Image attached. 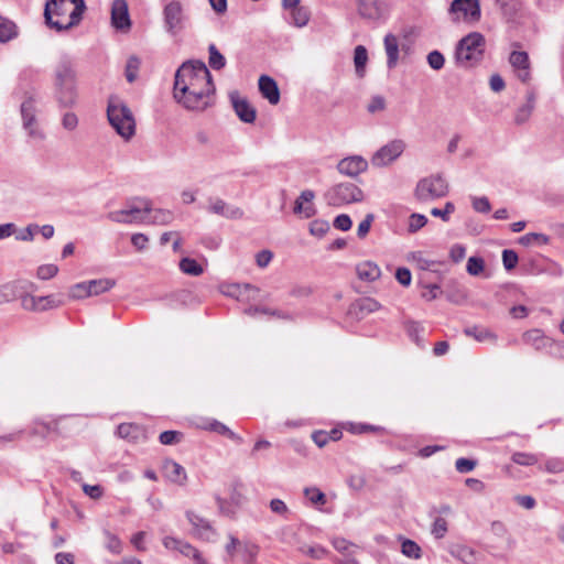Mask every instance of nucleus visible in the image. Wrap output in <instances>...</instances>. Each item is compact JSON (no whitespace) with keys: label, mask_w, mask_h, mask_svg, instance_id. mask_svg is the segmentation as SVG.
<instances>
[{"label":"nucleus","mask_w":564,"mask_h":564,"mask_svg":"<svg viewBox=\"0 0 564 564\" xmlns=\"http://www.w3.org/2000/svg\"><path fill=\"white\" fill-rule=\"evenodd\" d=\"M86 10L84 0H50L45 4L46 23L58 31L77 25Z\"/></svg>","instance_id":"nucleus-2"},{"label":"nucleus","mask_w":564,"mask_h":564,"mask_svg":"<svg viewBox=\"0 0 564 564\" xmlns=\"http://www.w3.org/2000/svg\"><path fill=\"white\" fill-rule=\"evenodd\" d=\"M532 241L545 245L549 242V237L543 234L530 232L520 238V242L525 246L532 243Z\"/></svg>","instance_id":"nucleus-57"},{"label":"nucleus","mask_w":564,"mask_h":564,"mask_svg":"<svg viewBox=\"0 0 564 564\" xmlns=\"http://www.w3.org/2000/svg\"><path fill=\"white\" fill-rule=\"evenodd\" d=\"M477 462L474 459L460 457L455 462V468L460 474H467L475 469Z\"/></svg>","instance_id":"nucleus-51"},{"label":"nucleus","mask_w":564,"mask_h":564,"mask_svg":"<svg viewBox=\"0 0 564 564\" xmlns=\"http://www.w3.org/2000/svg\"><path fill=\"white\" fill-rule=\"evenodd\" d=\"M115 285V281L110 279H98L90 280L87 282V293L88 296L99 295L104 292L109 291Z\"/></svg>","instance_id":"nucleus-32"},{"label":"nucleus","mask_w":564,"mask_h":564,"mask_svg":"<svg viewBox=\"0 0 564 564\" xmlns=\"http://www.w3.org/2000/svg\"><path fill=\"white\" fill-rule=\"evenodd\" d=\"M486 41L481 33L471 32L460 39L456 45L455 57L457 63L469 66L478 62L485 51Z\"/></svg>","instance_id":"nucleus-5"},{"label":"nucleus","mask_w":564,"mask_h":564,"mask_svg":"<svg viewBox=\"0 0 564 564\" xmlns=\"http://www.w3.org/2000/svg\"><path fill=\"white\" fill-rule=\"evenodd\" d=\"M381 307L380 303L372 297H362L357 300L351 305V312H354L358 317L362 318L367 314L373 313Z\"/></svg>","instance_id":"nucleus-25"},{"label":"nucleus","mask_w":564,"mask_h":564,"mask_svg":"<svg viewBox=\"0 0 564 564\" xmlns=\"http://www.w3.org/2000/svg\"><path fill=\"white\" fill-rule=\"evenodd\" d=\"M401 552L409 558L419 560L422 556L421 546L413 540L401 538Z\"/></svg>","instance_id":"nucleus-35"},{"label":"nucleus","mask_w":564,"mask_h":564,"mask_svg":"<svg viewBox=\"0 0 564 564\" xmlns=\"http://www.w3.org/2000/svg\"><path fill=\"white\" fill-rule=\"evenodd\" d=\"M368 61V53L365 46L358 45L355 48L354 63L356 73L359 77L365 75V67Z\"/></svg>","instance_id":"nucleus-36"},{"label":"nucleus","mask_w":564,"mask_h":564,"mask_svg":"<svg viewBox=\"0 0 564 564\" xmlns=\"http://www.w3.org/2000/svg\"><path fill=\"white\" fill-rule=\"evenodd\" d=\"M545 470L552 474L564 471V460L560 458H550L545 463Z\"/></svg>","instance_id":"nucleus-62"},{"label":"nucleus","mask_w":564,"mask_h":564,"mask_svg":"<svg viewBox=\"0 0 564 564\" xmlns=\"http://www.w3.org/2000/svg\"><path fill=\"white\" fill-rule=\"evenodd\" d=\"M330 206H343L364 200V192L355 184L346 182L330 187L324 195Z\"/></svg>","instance_id":"nucleus-7"},{"label":"nucleus","mask_w":564,"mask_h":564,"mask_svg":"<svg viewBox=\"0 0 564 564\" xmlns=\"http://www.w3.org/2000/svg\"><path fill=\"white\" fill-rule=\"evenodd\" d=\"M140 68V59L135 56H131L126 65V78L129 83H133L137 79L138 72Z\"/></svg>","instance_id":"nucleus-45"},{"label":"nucleus","mask_w":564,"mask_h":564,"mask_svg":"<svg viewBox=\"0 0 564 564\" xmlns=\"http://www.w3.org/2000/svg\"><path fill=\"white\" fill-rule=\"evenodd\" d=\"M509 62L513 67L517 77L525 83L530 79V62L528 53L523 51H513L510 54Z\"/></svg>","instance_id":"nucleus-17"},{"label":"nucleus","mask_w":564,"mask_h":564,"mask_svg":"<svg viewBox=\"0 0 564 564\" xmlns=\"http://www.w3.org/2000/svg\"><path fill=\"white\" fill-rule=\"evenodd\" d=\"M384 48L387 53V66L392 69L397 66L399 59V42L398 37L393 34L384 36Z\"/></svg>","instance_id":"nucleus-26"},{"label":"nucleus","mask_w":564,"mask_h":564,"mask_svg":"<svg viewBox=\"0 0 564 564\" xmlns=\"http://www.w3.org/2000/svg\"><path fill=\"white\" fill-rule=\"evenodd\" d=\"M455 210V205L452 202H447L443 209L441 208H432L431 215L434 217H440L443 221L449 220V215Z\"/></svg>","instance_id":"nucleus-52"},{"label":"nucleus","mask_w":564,"mask_h":564,"mask_svg":"<svg viewBox=\"0 0 564 564\" xmlns=\"http://www.w3.org/2000/svg\"><path fill=\"white\" fill-rule=\"evenodd\" d=\"M183 434L177 431H164L160 434L159 440L163 445H173L181 441Z\"/></svg>","instance_id":"nucleus-50"},{"label":"nucleus","mask_w":564,"mask_h":564,"mask_svg":"<svg viewBox=\"0 0 564 564\" xmlns=\"http://www.w3.org/2000/svg\"><path fill=\"white\" fill-rule=\"evenodd\" d=\"M174 219V215L171 210L166 209H156L152 210L148 214V221L147 224H154V225H167L172 223Z\"/></svg>","instance_id":"nucleus-34"},{"label":"nucleus","mask_w":564,"mask_h":564,"mask_svg":"<svg viewBox=\"0 0 564 564\" xmlns=\"http://www.w3.org/2000/svg\"><path fill=\"white\" fill-rule=\"evenodd\" d=\"M464 332L467 336L474 337L477 341L495 340L497 338L494 333L485 327H467Z\"/></svg>","instance_id":"nucleus-37"},{"label":"nucleus","mask_w":564,"mask_h":564,"mask_svg":"<svg viewBox=\"0 0 564 564\" xmlns=\"http://www.w3.org/2000/svg\"><path fill=\"white\" fill-rule=\"evenodd\" d=\"M206 429L217 434L224 435L237 444L242 443V437H240L238 434L232 432L227 425L217 420L210 421Z\"/></svg>","instance_id":"nucleus-31"},{"label":"nucleus","mask_w":564,"mask_h":564,"mask_svg":"<svg viewBox=\"0 0 564 564\" xmlns=\"http://www.w3.org/2000/svg\"><path fill=\"white\" fill-rule=\"evenodd\" d=\"M77 74L75 64L62 58L54 68V96L59 107L72 108L77 100Z\"/></svg>","instance_id":"nucleus-3"},{"label":"nucleus","mask_w":564,"mask_h":564,"mask_svg":"<svg viewBox=\"0 0 564 564\" xmlns=\"http://www.w3.org/2000/svg\"><path fill=\"white\" fill-rule=\"evenodd\" d=\"M164 28L167 33L176 35L181 33L186 23V15L178 1H171L163 9Z\"/></svg>","instance_id":"nucleus-10"},{"label":"nucleus","mask_w":564,"mask_h":564,"mask_svg":"<svg viewBox=\"0 0 564 564\" xmlns=\"http://www.w3.org/2000/svg\"><path fill=\"white\" fill-rule=\"evenodd\" d=\"M511 460L520 466H533L539 462V456L532 453L516 452L512 454Z\"/></svg>","instance_id":"nucleus-42"},{"label":"nucleus","mask_w":564,"mask_h":564,"mask_svg":"<svg viewBox=\"0 0 564 564\" xmlns=\"http://www.w3.org/2000/svg\"><path fill=\"white\" fill-rule=\"evenodd\" d=\"M395 279L403 286H409L411 284L412 275L409 269L399 268L395 272Z\"/></svg>","instance_id":"nucleus-64"},{"label":"nucleus","mask_w":564,"mask_h":564,"mask_svg":"<svg viewBox=\"0 0 564 564\" xmlns=\"http://www.w3.org/2000/svg\"><path fill=\"white\" fill-rule=\"evenodd\" d=\"M19 34L17 24L0 15V43H8Z\"/></svg>","instance_id":"nucleus-29"},{"label":"nucleus","mask_w":564,"mask_h":564,"mask_svg":"<svg viewBox=\"0 0 564 564\" xmlns=\"http://www.w3.org/2000/svg\"><path fill=\"white\" fill-rule=\"evenodd\" d=\"M368 167V162L359 155L348 156L339 161L337 170L340 174L356 177L365 172Z\"/></svg>","instance_id":"nucleus-14"},{"label":"nucleus","mask_w":564,"mask_h":564,"mask_svg":"<svg viewBox=\"0 0 564 564\" xmlns=\"http://www.w3.org/2000/svg\"><path fill=\"white\" fill-rule=\"evenodd\" d=\"M214 91L213 77L204 62L187 61L176 70L174 97L186 109H206Z\"/></svg>","instance_id":"nucleus-1"},{"label":"nucleus","mask_w":564,"mask_h":564,"mask_svg":"<svg viewBox=\"0 0 564 564\" xmlns=\"http://www.w3.org/2000/svg\"><path fill=\"white\" fill-rule=\"evenodd\" d=\"M358 12L362 18L376 20L381 17V7L377 0H359Z\"/></svg>","instance_id":"nucleus-28"},{"label":"nucleus","mask_w":564,"mask_h":564,"mask_svg":"<svg viewBox=\"0 0 564 564\" xmlns=\"http://www.w3.org/2000/svg\"><path fill=\"white\" fill-rule=\"evenodd\" d=\"M451 554L460 560L462 562H464L465 564H476L477 562L476 552L471 547L466 545L458 544L453 546L451 550Z\"/></svg>","instance_id":"nucleus-33"},{"label":"nucleus","mask_w":564,"mask_h":564,"mask_svg":"<svg viewBox=\"0 0 564 564\" xmlns=\"http://www.w3.org/2000/svg\"><path fill=\"white\" fill-rule=\"evenodd\" d=\"M26 290V282L15 280L0 285V305L12 302L22 296Z\"/></svg>","instance_id":"nucleus-20"},{"label":"nucleus","mask_w":564,"mask_h":564,"mask_svg":"<svg viewBox=\"0 0 564 564\" xmlns=\"http://www.w3.org/2000/svg\"><path fill=\"white\" fill-rule=\"evenodd\" d=\"M386 108V100L382 96H373L367 106L370 113L382 111Z\"/></svg>","instance_id":"nucleus-60"},{"label":"nucleus","mask_w":564,"mask_h":564,"mask_svg":"<svg viewBox=\"0 0 564 564\" xmlns=\"http://www.w3.org/2000/svg\"><path fill=\"white\" fill-rule=\"evenodd\" d=\"M231 102L236 115L246 123L254 122L257 118L256 109L248 102L247 99L241 98L237 93L231 94Z\"/></svg>","instance_id":"nucleus-19"},{"label":"nucleus","mask_w":564,"mask_h":564,"mask_svg":"<svg viewBox=\"0 0 564 564\" xmlns=\"http://www.w3.org/2000/svg\"><path fill=\"white\" fill-rule=\"evenodd\" d=\"M373 219V214H367L364 220L359 224L357 229V236L360 239H364L368 235Z\"/></svg>","instance_id":"nucleus-58"},{"label":"nucleus","mask_w":564,"mask_h":564,"mask_svg":"<svg viewBox=\"0 0 564 564\" xmlns=\"http://www.w3.org/2000/svg\"><path fill=\"white\" fill-rule=\"evenodd\" d=\"M208 64L215 70H220L226 66L225 56L218 51L215 44L208 46Z\"/></svg>","instance_id":"nucleus-38"},{"label":"nucleus","mask_w":564,"mask_h":564,"mask_svg":"<svg viewBox=\"0 0 564 564\" xmlns=\"http://www.w3.org/2000/svg\"><path fill=\"white\" fill-rule=\"evenodd\" d=\"M206 209L210 214L218 215L227 219H241L243 217V210L240 207L230 205L219 197H209Z\"/></svg>","instance_id":"nucleus-13"},{"label":"nucleus","mask_w":564,"mask_h":564,"mask_svg":"<svg viewBox=\"0 0 564 564\" xmlns=\"http://www.w3.org/2000/svg\"><path fill=\"white\" fill-rule=\"evenodd\" d=\"M111 23L118 30L130 26L128 4L126 0H115L111 7Z\"/></svg>","instance_id":"nucleus-21"},{"label":"nucleus","mask_w":564,"mask_h":564,"mask_svg":"<svg viewBox=\"0 0 564 564\" xmlns=\"http://www.w3.org/2000/svg\"><path fill=\"white\" fill-rule=\"evenodd\" d=\"M54 430L55 425L53 426L52 423L35 422L31 431V434L34 436L45 437L48 433H51Z\"/></svg>","instance_id":"nucleus-56"},{"label":"nucleus","mask_w":564,"mask_h":564,"mask_svg":"<svg viewBox=\"0 0 564 564\" xmlns=\"http://www.w3.org/2000/svg\"><path fill=\"white\" fill-rule=\"evenodd\" d=\"M21 117L23 128L28 131V134L31 138L37 140H43L45 138L44 132L37 127L35 100L32 97L22 102Z\"/></svg>","instance_id":"nucleus-11"},{"label":"nucleus","mask_w":564,"mask_h":564,"mask_svg":"<svg viewBox=\"0 0 564 564\" xmlns=\"http://www.w3.org/2000/svg\"><path fill=\"white\" fill-rule=\"evenodd\" d=\"M151 204L147 199H137L120 210L107 214V218L118 224H141L148 221Z\"/></svg>","instance_id":"nucleus-6"},{"label":"nucleus","mask_w":564,"mask_h":564,"mask_svg":"<svg viewBox=\"0 0 564 564\" xmlns=\"http://www.w3.org/2000/svg\"><path fill=\"white\" fill-rule=\"evenodd\" d=\"M107 117L111 127L124 140L131 139L135 133V120L130 108L117 96L108 100Z\"/></svg>","instance_id":"nucleus-4"},{"label":"nucleus","mask_w":564,"mask_h":564,"mask_svg":"<svg viewBox=\"0 0 564 564\" xmlns=\"http://www.w3.org/2000/svg\"><path fill=\"white\" fill-rule=\"evenodd\" d=\"M524 343L532 345L535 349H542L546 347L551 340L543 335L540 329H531L523 334Z\"/></svg>","instance_id":"nucleus-30"},{"label":"nucleus","mask_w":564,"mask_h":564,"mask_svg":"<svg viewBox=\"0 0 564 564\" xmlns=\"http://www.w3.org/2000/svg\"><path fill=\"white\" fill-rule=\"evenodd\" d=\"M473 208L478 213H489L491 209V205L487 197H474L473 198Z\"/></svg>","instance_id":"nucleus-61"},{"label":"nucleus","mask_w":564,"mask_h":564,"mask_svg":"<svg viewBox=\"0 0 564 564\" xmlns=\"http://www.w3.org/2000/svg\"><path fill=\"white\" fill-rule=\"evenodd\" d=\"M25 282H26V290L22 294V296H19L22 300V306L25 310H30V311H45V310H47L46 305H40L39 297L31 296V295L28 294V290H29V286H31V283H29L28 281H25Z\"/></svg>","instance_id":"nucleus-40"},{"label":"nucleus","mask_w":564,"mask_h":564,"mask_svg":"<svg viewBox=\"0 0 564 564\" xmlns=\"http://www.w3.org/2000/svg\"><path fill=\"white\" fill-rule=\"evenodd\" d=\"M58 272V268L55 264H43L37 269V278L41 280H48L54 278Z\"/></svg>","instance_id":"nucleus-55"},{"label":"nucleus","mask_w":564,"mask_h":564,"mask_svg":"<svg viewBox=\"0 0 564 564\" xmlns=\"http://www.w3.org/2000/svg\"><path fill=\"white\" fill-rule=\"evenodd\" d=\"M178 552L184 556L192 557L195 564H207L200 552L187 542H181Z\"/></svg>","instance_id":"nucleus-41"},{"label":"nucleus","mask_w":564,"mask_h":564,"mask_svg":"<svg viewBox=\"0 0 564 564\" xmlns=\"http://www.w3.org/2000/svg\"><path fill=\"white\" fill-rule=\"evenodd\" d=\"M290 14L293 24L300 28L306 25L310 20L307 9L301 6L296 9L291 10Z\"/></svg>","instance_id":"nucleus-43"},{"label":"nucleus","mask_w":564,"mask_h":564,"mask_svg":"<svg viewBox=\"0 0 564 564\" xmlns=\"http://www.w3.org/2000/svg\"><path fill=\"white\" fill-rule=\"evenodd\" d=\"M329 230V224L323 219H315L310 224L311 235L322 238Z\"/></svg>","instance_id":"nucleus-46"},{"label":"nucleus","mask_w":564,"mask_h":564,"mask_svg":"<svg viewBox=\"0 0 564 564\" xmlns=\"http://www.w3.org/2000/svg\"><path fill=\"white\" fill-rule=\"evenodd\" d=\"M535 107V95L533 91L527 94L525 102L520 106L514 115V121L517 124H522L529 120L531 113Z\"/></svg>","instance_id":"nucleus-27"},{"label":"nucleus","mask_w":564,"mask_h":564,"mask_svg":"<svg viewBox=\"0 0 564 564\" xmlns=\"http://www.w3.org/2000/svg\"><path fill=\"white\" fill-rule=\"evenodd\" d=\"M333 225L338 230L347 231L351 228L352 221L347 214H340L334 219Z\"/></svg>","instance_id":"nucleus-59"},{"label":"nucleus","mask_w":564,"mask_h":564,"mask_svg":"<svg viewBox=\"0 0 564 564\" xmlns=\"http://www.w3.org/2000/svg\"><path fill=\"white\" fill-rule=\"evenodd\" d=\"M485 270V261L481 257H470L467 260L466 271L473 276L481 274Z\"/></svg>","instance_id":"nucleus-44"},{"label":"nucleus","mask_w":564,"mask_h":564,"mask_svg":"<svg viewBox=\"0 0 564 564\" xmlns=\"http://www.w3.org/2000/svg\"><path fill=\"white\" fill-rule=\"evenodd\" d=\"M162 473L166 480L184 486L187 481V474L185 468L171 458H166L162 464Z\"/></svg>","instance_id":"nucleus-16"},{"label":"nucleus","mask_w":564,"mask_h":564,"mask_svg":"<svg viewBox=\"0 0 564 564\" xmlns=\"http://www.w3.org/2000/svg\"><path fill=\"white\" fill-rule=\"evenodd\" d=\"M119 437L129 442H139L145 440V431L142 426L134 423H121L117 427Z\"/></svg>","instance_id":"nucleus-23"},{"label":"nucleus","mask_w":564,"mask_h":564,"mask_svg":"<svg viewBox=\"0 0 564 564\" xmlns=\"http://www.w3.org/2000/svg\"><path fill=\"white\" fill-rule=\"evenodd\" d=\"M259 90L271 105H276L280 101V90L272 77L261 75L259 78Z\"/></svg>","instance_id":"nucleus-22"},{"label":"nucleus","mask_w":564,"mask_h":564,"mask_svg":"<svg viewBox=\"0 0 564 564\" xmlns=\"http://www.w3.org/2000/svg\"><path fill=\"white\" fill-rule=\"evenodd\" d=\"M431 532L436 539L444 538L447 532V521L442 517L435 518Z\"/></svg>","instance_id":"nucleus-49"},{"label":"nucleus","mask_w":564,"mask_h":564,"mask_svg":"<svg viewBox=\"0 0 564 564\" xmlns=\"http://www.w3.org/2000/svg\"><path fill=\"white\" fill-rule=\"evenodd\" d=\"M186 517L193 527V534L202 540L210 541L215 536V530L205 518L193 511H187Z\"/></svg>","instance_id":"nucleus-15"},{"label":"nucleus","mask_w":564,"mask_h":564,"mask_svg":"<svg viewBox=\"0 0 564 564\" xmlns=\"http://www.w3.org/2000/svg\"><path fill=\"white\" fill-rule=\"evenodd\" d=\"M304 495L314 505H325L326 503L325 494L316 487L305 488Z\"/></svg>","instance_id":"nucleus-47"},{"label":"nucleus","mask_w":564,"mask_h":564,"mask_svg":"<svg viewBox=\"0 0 564 564\" xmlns=\"http://www.w3.org/2000/svg\"><path fill=\"white\" fill-rule=\"evenodd\" d=\"M180 269L185 274L192 275V276H198L203 273L202 265L192 258H183L180 261Z\"/></svg>","instance_id":"nucleus-39"},{"label":"nucleus","mask_w":564,"mask_h":564,"mask_svg":"<svg viewBox=\"0 0 564 564\" xmlns=\"http://www.w3.org/2000/svg\"><path fill=\"white\" fill-rule=\"evenodd\" d=\"M448 13L453 22L475 24L481 17L479 0H453Z\"/></svg>","instance_id":"nucleus-9"},{"label":"nucleus","mask_w":564,"mask_h":564,"mask_svg":"<svg viewBox=\"0 0 564 564\" xmlns=\"http://www.w3.org/2000/svg\"><path fill=\"white\" fill-rule=\"evenodd\" d=\"M315 193L311 189L303 191L294 203L293 212L296 215H302L304 218L315 216L316 208L313 204Z\"/></svg>","instance_id":"nucleus-18"},{"label":"nucleus","mask_w":564,"mask_h":564,"mask_svg":"<svg viewBox=\"0 0 564 564\" xmlns=\"http://www.w3.org/2000/svg\"><path fill=\"white\" fill-rule=\"evenodd\" d=\"M427 223V218L426 216L422 215V214H412L410 217H409V226H408V230L409 232H416L419 231L421 228H423Z\"/></svg>","instance_id":"nucleus-48"},{"label":"nucleus","mask_w":564,"mask_h":564,"mask_svg":"<svg viewBox=\"0 0 564 564\" xmlns=\"http://www.w3.org/2000/svg\"><path fill=\"white\" fill-rule=\"evenodd\" d=\"M427 63L431 68H433L435 70H440L444 66L445 58L441 52L432 51L427 55Z\"/></svg>","instance_id":"nucleus-53"},{"label":"nucleus","mask_w":564,"mask_h":564,"mask_svg":"<svg viewBox=\"0 0 564 564\" xmlns=\"http://www.w3.org/2000/svg\"><path fill=\"white\" fill-rule=\"evenodd\" d=\"M356 273L361 281L373 282L380 278L381 270L375 262L364 261L356 265Z\"/></svg>","instance_id":"nucleus-24"},{"label":"nucleus","mask_w":564,"mask_h":564,"mask_svg":"<svg viewBox=\"0 0 564 564\" xmlns=\"http://www.w3.org/2000/svg\"><path fill=\"white\" fill-rule=\"evenodd\" d=\"M405 149L402 140H393L381 147L372 156L371 163L375 166H386L398 159Z\"/></svg>","instance_id":"nucleus-12"},{"label":"nucleus","mask_w":564,"mask_h":564,"mask_svg":"<svg viewBox=\"0 0 564 564\" xmlns=\"http://www.w3.org/2000/svg\"><path fill=\"white\" fill-rule=\"evenodd\" d=\"M518 254L513 250L506 249L502 251V263L506 270L509 271L514 269L518 263Z\"/></svg>","instance_id":"nucleus-54"},{"label":"nucleus","mask_w":564,"mask_h":564,"mask_svg":"<svg viewBox=\"0 0 564 564\" xmlns=\"http://www.w3.org/2000/svg\"><path fill=\"white\" fill-rule=\"evenodd\" d=\"M448 184L441 175H431L419 181L415 197L420 202H431L446 196Z\"/></svg>","instance_id":"nucleus-8"},{"label":"nucleus","mask_w":564,"mask_h":564,"mask_svg":"<svg viewBox=\"0 0 564 564\" xmlns=\"http://www.w3.org/2000/svg\"><path fill=\"white\" fill-rule=\"evenodd\" d=\"M62 126L68 130L73 131L78 126V118L74 112H66L62 118Z\"/></svg>","instance_id":"nucleus-63"}]
</instances>
